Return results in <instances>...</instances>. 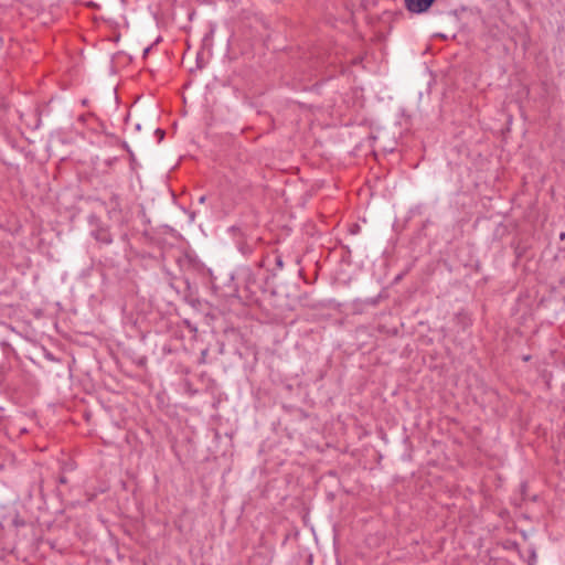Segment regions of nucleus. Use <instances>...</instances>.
I'll return each mask as SVG.
<instances>
[{
    "mask_svg": "<svg viewBox=\"0 0 565 565\" xmlns=\"http://www.w3.org/2000/svg\"><path fill=\"white\" fill-rule=\"evenodd\" d=\"M408 11L423 13L427 11L435 0H404Z\"/></svg>",
    "mask_w": 565,
    "mask_h": 565,
    "instance_id": "nucleus-1",
    "label": "nucleus"
}]
</instances>
